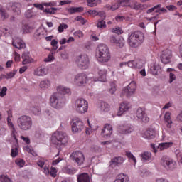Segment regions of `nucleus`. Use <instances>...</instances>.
<instances>
[{
	"label": "nucleus",
	"mask_w": 182,
	"mask_h": 182,
	"mask_svg": "<svg viewBox=\"0 0 182 182\" xmlns=\"http://www.w3.org/2000/svg\"><path fill=\"white\" fill-rule=\"evenodd\" d=\"M33 122L32 118L28 115H22L17 119V126L22 132H28L32 129Z\"/></svg>",
	"instance_id": "39448f33"
},
{
	"label": "nucleus",
	"mask_w": 182,
	"mask_h": 182,
	"mask_svg": "<svg viewBox=\"0 0 182 182\" xmlns=\"http://www.w3.org/2000/svg\"><path fill=\"white\" fill-rule=\"evenodd\" d=\"M9 6L11 8L12 12L15 15H21V9L22 5L19 2H10L9 3Z\"/></svg>",
	"instance_id": "6ab92c4d"
},
{
	"label": "nucleus",
	"mask_w": 182,
	"mask_h": 182,
	"mask_svg": "<svg viewBox=\"0 0 182 182\" xmlns=\"http://www.w3.org/2000/svg\"><path fill=\"white\" fill-rule=\"evenodd\" d=\"M68 14L71 15L73 14H77L79 12H83V7H70L67 9Z\"/></svg>",
	"instance_id": "7c9ffc66"
},
{
	"label": "nucleus",
	"mask_w": 182,
	"mask_h": 182,
	"mask_svg": "<svg viewBox=\"0 0 182 182\" xmlns=\"http://www.w3.org/2000/svg\"><path fill=\"white\" fill-rule=\"evenodd\" d=\"M141 160H144V161H147L151 159V152L145 151L141 155Z\"/></svg>",
	"instance_id": "ea45409f"
},
{
	"label": "nucleus",
	"mask_w": 182,
	"mask_h": 182,
	"mask_svg": "<svg viewBox=\"0 0 182 182\" xmlns=\"http://www.w3.org/2000/svg\"><path fill=\"white\" fill-rule=\"evenodd\" d=\"M144 41V34L141 31H134L128 35L127 43L130 48H139Z\"/></svg>",
	"instance_id": "f03ea898"
},
{
	"label": "nucleus",
	"mask_w": 182,
	"mask_h": 182,
	"mask_svg": "<svg viewBox=\"0 0 182 182\" xmlns=\"http://www.w3.org/2000/svg\"><path fill=\"white\" fill-rule=\"evenodd\" d=\"M21 58L23 59V65H28V63H31L32 62L31 60V58L29 57L28 52L23 53Z\"/></svg>",
	"instance_id": "c756f323"
},
{
	"label": "nucleus",
	"mask_w": 182,
	"mask_h": 182,
	"mask_svg": "<svg viewBox=\"0 0 182 182\" xmlns=\"http://www.w3.org/2000/svg\"><path fill=\"white\" fill-rule=\"evenodd\" d=\"M65 173H66V174H69L70 176H72L75 173H76V171H77L75 168H65L64 169Z\"/></svg>",
	"instance_id": "de8ad7c7"
},
{
	"label": "nucleus",
	"mask_w": 182,
	"mask_h": 182,
	"mask_svg": "<svg viewBox=\"0 0 182 182\" xmlns=\"http://www.w3.org/2000/svg\"><path fill=\"white\" fill-rule=\"evenodd\" d=\"M171 146H173L171 142H163L159 144L158 150H166L169 149V147H171Z\"/></svg>",
	"instance_id": "2f4dec72"
},
{
	"label": "nucleus",
	"mask_w": 182,
	"mask_h": 182,
	"mask_svg": "<svg viewBox=\"0 0 182 182\" xmlns=\"http://www.w3.org/2000/svg\"><path fill=\"white\" fill-rule=\"evenodd\" d=\"M154 137H156V131L153 129H149L143 134V138L147 140H151Z\"/></svg>",
	"instance_id": "5701e85b"
},
{
	"label": "nucleus",
	"mask_w": 182,
	"mask_h": 182,
	"mask_svg": "<svg viewBox=\"0 0 182 182\" xmlns=\"http://www.w3.org/2000/svg\"><path fill=\"white\" fill-rule=\"evenodd\" d=\"M74 36H75V38H77L78 39L80 38H83V32H82V31L80 30H78L74 32Z\"/></svg>",
	"instance_id": "5fc2aeb1"
},
{
	"label": "nucleus",
	"mask_w": 182,
	"mask_h": 182,
	"mask_svg": "<svg viewBox=\"0 0 182 182\" xmlns=\"http://www.w3.org/2000/svg\"><path fill=\"white\" fill-rule=\"evenodd\" d=\"M164 120L166 123V127L168 129H171V126L173 124V121L171 120V113L167 112L164 115Z\"/></svg>",
	"instance_id": "393cba45"
},
{
	"label": "nucleus",
	"mask_w": 182,
	"mask_h": 182,
	"mask_svg": "<svg viewBox=\"0 0 182 182\" xmlns=\"http://www.w3.org/2000/svg\"><path fill=\"white\" fill-rule=\"evenodd\" d=\"M160 65H159V64H153V65L151 67V73L152 75H158Z\"/></svg>",
	"instance_id": "f704fd0d"
},
{
	"label": "nucleus",
	"mask_w": 182,
	"mask_h": 182,
	"mask_svg": "<svg viewBox=\"0 0 182 182\" xmlns=\"http://www.w3.org/2000/svg\"><path fill=\"white\" fill-rule=\"evenodd\" d=\"M71 129L73 133H80L85 129V125L82 119L77 117L73 118L71 121Z\"/></svg>",
	"instance_id": "0eeeda50"
},
{
	"label": "nucleus",
	"mask_w": 182,
	"mask_h": 182,
	"mask_svg": "<svg viewBox=\"0 0 182 182\" xmlns=\"http://www.w3.org/2000/svg\"><path fill=\"white\" fill-rule=\"evenodd\" d=\"M87 82V75L86 74L80 73L75 76L74 83L76 86H85Z\"/></svg>",
	"instance_id": "4468645a"
},
{
	"label": "nucleus",
	"mask_w": 182,
	"mask_h": 182,
	"mask_svg": "<svg viewBox=\"0 0 182 182\" xmlns=\"http://www.w3.org/2000/svg\"><path fill=\"white\" fill-rule=\"evenodd\" d=\"M116 90H117V85H116V83L114 82H111L109 89V93L111 95H114V93H116Z\"/></svg>",
	"instance_id": "a19ab883"
},
{
	"label": "nucleus",
	"mask_w": 182,
	"mask_h": 182,
	"mask_svg": "<svg viewBox=\"0 0 182 182\" xmlns=\"http://www.w3.org/2000/svg\"><path fill=\"white\" fill-rule=\"evenodd\" d=\"M23 29L24 32H26V33H29V32H31V29H32V28L29 25L25 24L23 26Z\"/></svg>",
	"instance_id": "e2e57ef3"
},
{
	"label": "nucleus",
	"mask_w": 182,
	"mask_h": 182,
	"mask_svg": "<svg viewBox=\"0 0 182 182\" xmlns=\"http://www.w3.org/2000/svg\"><path fill=\"white\" fill-rule=\"evenodd\" d=\"M98 29H105L106 28V21L103 19H99L97 25Z\"/></svg>",
	"instance_id": "c03bdc74"
},
{
	"label": "nucleus",
	"mask_w": 182,
	"mask_h": 182,
	"mask_svg": "<svg viewBox=\"0 0 182 182\" xmlns=\"http://www.w3.org/2000/svg\"><path fill=\"white\" fill-rule=\"evenodd\" d=\"M6 92H8V88L6 87H3L1 88V91L0 92V97L6 96Z\"/></svg>",
	"instance_id": "6e6d98bb"
},
{
	"label": "nucleus",
	"mask_w": 182,
	"mask_h": 182,
	"mask_svg": "<svg viewBox=\"0 0 182 182\" xmlns=\"http://www.w3.org/2000/svg\"><path fill=\"white\" fill-rule=\"evenodd\" d=\"M96 58L101 63H107L110 60V51L105 44H100L97 48Z\"/></svg>",
	"instance_id": "7ed1b4c3"
},
{
	"label": "nucleus",
	"mask_w": 182,
	"mask_h": 182,
	"mask_svg": "<svg viewBox=\"0 0 182 182\" xmlns=\"http://www.w3.org/2000/svg\"><path fill=\"white\" fill-rule=\"evenodd\" d=\"M139 174L141 177H149L150 172L147 169H141L139 171Z\"/></svg>",
	"instance_id": "8fccbe9b"
},
{
	"label": "nucleus",
	"mask_w": 182,
	"mask_h": 182,
	"mask_svg": "<svg viewBox=\"0 0 182 182\" xmlns=\"http://www.w3.org/2000/svg\"><path fill=\"white\" fill-rule=\"evenodd\" d=\"M97 4H99V1L97 0H87V5L90 8H93L94 6H97Z\"/></svg>",
	"instance_id": "a18cd8bd"
},
{
	"label": "nucleus",
	"mask_w": 182,
	"mask_h": 182,
	"mask_svg": "<svg viewBox=\"0 0 182 182\" xmlns=\"http://www.w3.org/2000/svg\"><path fill=\"white\" fill-rule=\"evenodd\" d=\"M0 33L1 36H5L6 33H9V27L7 26H1L0 27Z\"/></svg>",
	"instance_id": "37998d69"
},
{
	"label": "nucleus",
	"mask_w": 182,
	"mask_h": 182,
	"mask_svg": "<svg viewBox=\"0 0 182 182\" xmlns=\"http://www.w3.org/2000/svg\"><path fill=\"white\" fill-rule=\"evenodd\" d=\"M36 16V12L33 11V9H28L25 12L26 18H35Z\"/></svg>",
	"instance_id": "58836bf2"
},
{
	"label": "nucleus",
	"mask_w": 182,
	"mask_h": 182,
	"mask_svg": "<svg viewBox=\"0 0 182 182\" xmlns=\"http://www.w3.org/2000/svg\"><path fill=\"white\" fill-rule=\"evenodd\" d=\"M12 45L14 48H16V49H25L26 48V44L24 41H22V38L20 37H14L12 41Z\"/></svg>",
	"instance_id": "a211bd4d"
},
{
	"label": "nucleus",
	"mask_w": 182,
	"mask_h": 182,
	"mask_svg": "<svg viewBox=\"0 0 182 182\" xmlns=\"http://www.w3.org/2000/svg\"><path fill=\"white\" fill-rule=\"evenodd\" d=\"M120 6H124L121 4L120 0H119L118 4L117 5L111 6L110 9L111 11H116V9H119Z\"/></svg>",
	"instance_id": "680f3d73"
},
{
	"label": "nucleus",
	"mask_w": 182,
	"mask_h": 182,
	"mask_svg": "<svg viewBox=\"0 0 182 182\" xmlns=\"http://www.w3.org/2000/svg\"><path fill=\"white\" fill-rule=\"evenodd\" d=\"M16 75V70H14L11 72L6 73V74L2 75L3 79H12L14 76Z\"/></svg>",
	"instance_id": "72a5a7b5"
},
{
	"label": "nucleus",
	"mask_w": 182,
	"mask_h": 182,
	"mask_svg": "<svg viewBox=\"0 0 182 182\" xmlns=\"http://www.w3.org/2000/svg\"><path fill=\"white\" fill-rule=\"evenodd\" d=\"M130 107H132V105L127 102H124L121 103L119 110L117 112V116H122V114H123V113H124L125 112H127L129 109H130Z\"/></svg>",
	"instance_id": "4be33fe9"
},
{
	"label": "nucleus",
	"mask_w": 182,
	"mask_h": 182,
	"mask_svg": "<svg viewBox=\"0 0 182 182\" xmlns=\"http://www.w3.org/2000/svg\"><path fill=\"white\" fill-rule=\"evenodd\" d=\"M69 138L68 134L63 131H56L51 136V142L57 146V149H60L61 146H65L68 143Z\"/></svg>",
	"instance_id": "20e7f679"
},
{
	"label": "nucleus",
	"mask_w": 182,
	"mask_h": 182,
	"mask_svg": "<svg viewBox=\"0 0 182 182\" xmlns=\"http://www.w3.org/2000/svg\"><path fill=\"white\" fill-rule=\"evenodd\" d=\"M48 73V68H38L34 70V75L35 76H46Z\"/></svg>",
	"instance_id": "b1692460"
},
{
	"label": "nucleus",
	"mask_w": 182,
	"mask_h": 182,
	"mask_svg": "<svg viewBox=\"0 0 182 182\" xmlns=\"http://www.w3.org/2000/svg\"><path fill=\"white\" fill-rule=\"evenodd\" d=\"M0 181L1 182H12V180H11V178H9L8 176H1L0 177Z\"/></svg>",
	"instance_id": "864d4df0"
},
{
	"label": "nucleus",
	"mask_w": 182,
	"mask_h": 182,
	"mask_svg": "<svg viewBox=\"0 0 182 182\" xmlns=\"http://www.w3.org/2000/svg\"><path fill=\"white\" fill-rule=\"evenodd\" d=\"M118 132L121 134H130V133H132V132H134V128L133 126L128 124H124L122 125H120Z\"/></svg>",
	"instance_id": "f3484780"
},
{
	"label": "nucleus",
	"mask_w": 182,
	"mask_h": 182,
	"mask_svg": "<svg viewBox=\"0 0 182 182\" xmlns=\"http://www.w3.org/2000/svg\"><path fill=\"white\" fill-rule=\"evenodd\" d=\"M172 56L173 55L170 49H166L162 51L160 57L162 63H164V65L170 63V60H171Z\"/></svg>",
	"instance_id": "dca6fc26"
},
{
	"label": "nucleus",
	"mask_w": 182,
	"mask_h": 182,
	"mask_svg": "<svg viewBox=\"0 0 182 182\" xmlns=\"http://www.w3.org/2000/svg\"><path fill=\"white\" fill-rule=\"evenodd\" d=\"M70 93V89L60 85L57 87V92H54L50 97V105L53 109H62L65 107V98L62 95H68Z\"/></svg>",
	"instance_id": "f257e3e1"
},
{
	"label": "nucleus",
	"mask_w": 182,
	"mask_h": 182,
	"mask_svg": "<svg viewBox=\"0 0 182 182\" xmlns=\"http://www.w3.org/2000/svg\"><path fill=\"white\" fill-rule=\"evenodd\" d=\"M18 134V132L15 129V127L11 128V136L14 137V140H16V143H18V138H16V135Z\"/></svg>",
	"instance_id": "603ef678"
},
{
	"label": "nucleus",
	"mask_w": 182,
	"mask_h": 182,
	"mask_svg": "<svg viewBox=\"0 0 182 182\" xmlns=\"http://www.w3.org/2000/svg\"><path fill=\"white\" fill-rule=\"evenodd\" d=\"M50 43L53 50H56L58 49V41L52 40Z\"/></svg>",
	"instance_id": "0e129e2a"
},
{
	"label": "nucleus",
	"mask_w": 182,
	"mask_h": 182,
	"mask_svg": "<svg viewBox=\"0 0 182 182\" xmlns=\"http://www.w3.org/2000/svg\"><path fill=\"white\" fill-rule=\"evenodd\" d=\"M167 72L169 73V77H170L169 83H173V82L176 80V75L173 73V72H175V70L173 68H168Z\"/></svg>",
	"instance_id": "e433bc0d"
},
{
	"label": "nucleus",
	"mask_w": 182,
	"mask_h": 182,
	"mask_svg": "<svg viewBox=\"0 0 182 182\" xmlns=\"http://www.w3.org/2000/svg\"><path fill=\"white\" fill-rule=\"evenodd\" d=\"M58 173V170L56 168L51 167L50 170L49 174L51 176V177H56Z\"/></svg>",
	"instance_id": "4d7b16f0"
},
{
	"label": "nucleus",
	"mask_w": 182,
	"mask_h": 182,
	"mask_svg": "<svg viewBox=\"0 0 182 182\" xmlns=\"http://www.w3.org/2000/svg\"><path fill=\"white\" fill-rule=\"evenodd\" d=\"M136 82L133 81L129 83L127 87L123 89L122 95H123V96H126V97H130L134 95V92H136Z\"/></svg>",
	"instance_id": "f8f14e48"
},
{
	"label": "nucleus",
	"mask_w": 182,
	"mask_h": 182,
	"mask_svg": "<svg viewBox=\"0 0 182 182\" xmlns=\"http://www.w3.org/2000/svg\"><path fill=\"white\" fill-rule=\"evenodd\" d=\"M87 14H89V15H92V16H97V11L96 10H89Z\"/></svg>",
	"instance_id": "774afa93"
},
{
	"label": "nucleus",
	"mask_w": 182,
	"mask_h": 182,
	"mask_svg": "<svg viewBox=\"0 0 182 182\" xmlns=\"http://www.w3.org/2000/svg\"><path fill=\"white\" fill-rule=\"evenodd\" d=\"M133 9H135L136 11H139L140 9H143L144 6L143 4L138 3V2H134L132 5Z\"/></svg>",
	"instance_id": "09e8293b"
},
{
	"label": "nucleus",
	"mask_w": 182,
	"mask_h": 182,
	"mask_svg": "<svg viewBox=\"0 0 182 182\" xmlns=\"http://www.w3.org/2000/svg\"><path fill=\"white\" fill-rule=\"evenodd\" d=\"M161 164L166 170H173L176 167V161L168 156H163L161 159Z\"/></svg>",
	"instance_id": "9b49d317"
},
{
	"label": "nucleus",
	"mask_w": 182,
	"mask_h": 182,
	"mask_svg": "<svg viewBox=\"0 0 182 182\" xmlns=\"http://www.w3.org/2000/svg\"><path fill=\"white\" fill-rule=\"evenodd\" d=\"M75 109L80 114H84L89 109V102L83 98H78L75 102Z\"/></svg>",
	"instance_id": "423d86ee"
},
{
	"label": "nucleus",
	"mask_w": 182,
	"mask_h": 182,
	"mask_svg": "<svg viewBox=\"0 0 182 182\" xmlns=\"http://www.w3.org/2000/svg\"><path fill=\"white\" fill-rule=\"evenodd\" d=\"M37 164L39 167H43V166H45V160L43 159H40L38 161Z\"/></svg>",
	"instance_id": "338daca9"
},
{
	"label": "nucleus",
	"mask_w": 182,
	"mask_h": 182,
	"mask_svg": "<svg viewBox=\"0 0 182 182\" xmlns=\"http://www.w3.org/2000/svg\"><path fill=\"white\" fill-rule=\"evenodd\" d=\"M100 109L101 112H104V113H106L107 112H109V110H110V105L105 102H102L100 105Z\"/></svg>",
	"instance_id": "473e14b6"
},
{
	"label": "nucleus",
	"mask_w": 182,
	"mask_h": 182,
	"mask_svg": "<svg viewBox=\"0 0 182 182\" xmlns=\"http://www.w3.org/2000/svg\"><path fill=\"white\" fill-rule=\"evenodd\" d=\"M43 12H45V14H50V15H55V12H58V9L57 8H50V9H46Z\"/></svg>",
	"instance_id": "49530a36"
},
{
	"label": "nucleus",
	"mask_w": 182,
	"mask_h": 182,
	"mask_svg": "<svg viewBox=\"0 0 182 182\" xmlns=\"http://www.w3.org/2000/svg\"><path fill=\"white\" fill-rule=\"evenodd\" d=\"M46 35V31L45 29H38L36 31L34 36L36 39H42L45 38Z\"/></svg>",
	"instance_id": "cd10ccee"
},
{
	"label": "nucleus",
	"mask_w": 182,
	"mask_h": 182,
	"mask_svg": "<svg viewBox=\"0 0 182 182\" xmlns=\"http://www.w3.org/2000/svg\"><path fill=\"white\" fill-rule=\"evenodd\" d=\"M75 63L80 69H87L90 63L89 56L86 54L79 55L77 57Z\"/></svg>",
	"instance_id": "6e6552de"
},
{
	"label": "nucleus",
	"mask_w": 182,
	"mask_h": 182,
	"mask_svg": "<svg viewBox=\"0 0 182 182\" xmlns=\"http://www.w3.org/2000/svg\"><path fill=\"white\" fill-rule=\"evenodd\" d=\"M31 111L36 116H39V114H41V108H39V107H33Z\"/></svg>",
	"instance_id": "3c124183"
},
{
	"label": "nucleus",
	"mask_w": 182,
	"mask_h": 182,
	"mask_svg": "<svg viewBox=\"0 0 182 182\" xmlns=\"http://www.w3.org/2000/svg\"><path fill=\"white\" fill-rule=\"evenodd\" d=\"M70 159L71 160H73L77 166H82L83 163H85V154L80 151H76L75 152L72 153Z\"/></svg>",
	"instance_id": "9d476101"
},
{
	"label": "nucleus",
	"mask_w": 182,
	"mask_h": 182,
	"mask_svg": "<svg viewBox=\"0 0 182 182\" xmlns=\"http://www.w3.org/2000/svg\"><path fill=\"white\" fill-rule=\"evenodd\" d=\"M124 160L123 156H114L109 161V167L114 170H119V167L124 163Z\"/></svg>",
	"instance_id": "ddd939ff"
},
{
	"label": "nucleus",
	"mask_w": 182,
	"mask_h": 182,
	"mask_svg": "<svg viewBox=\"0 0 182 182\" xmlns=\"http://www.w3.org/2000/svg\"><path fill=\"white\" fill-rule=\"evenodd\" d=\"M98 73V81L99 82H106V76L107 75V71L105 68H97Z\"/></svg>",
	"instance_id": "412c9836"
},
{
	"label": "nucleus",
	"mask_w": 182,
	"mask_h": 182,
	"mask_svg": "<svg viewBox=\"0 0 182 182\" xmlns=\"http://www.w3.org/2000/svg\"><path fill=\"white\" fill-rule=\"evenodd\" d=\"M18 142L16 143L15 146H12L11 156V157H16L18 156Z\"/></svg>",
	"instance_id": "c9c22d12"
},
{
	"label": "nucleus",
	"mask_w": 182,
	"mask_h": 182,
	"mask_svg": "<svg viewBox=\"0 0 182 182\" xmlns=\"http://www.w3.org/2000/svg\"><path fill=\"white\" fill-rule=\"evenodd\" d=\"M77 178L78 182H90V176L86 173L78 175Z\"/></svg>",
	"instance_id": "a878e982"
},
{
	"label": "nucleus",
	"mask_w": 182,
	"mask_h": 182,
	"mask_svg": "<svg viewBox=\"0 0 182 182\" xmlns=\"http://www.w3.org/2000/svg\"><path fill=\"white\" fill-rule=\"evenodd\" d=\"M110 42L111 43H114V45H119V43H120L119 39L116 38L114 36L110 37Z\"/></svg>",
	"instance_id": "13d9d810"
},
{
	"label": "nucleus",
	"mask_w": 182,
	"mask_h": 182,
	"mask_svg": "<svg viewBox=\"0 0 182 182\" xmlns=\"http://www.w3.org/2000/svg\"><path fill=\"white\" fill-rule=\"evenodd\" d=\"M120 68L123 66H128L132 69H141L144 66V61L141 60H132L127 63H121L119 65Z\"/></svg>",
	"instance_id": "1a4fd4ad"
},
{
	"label": "nucleus",
	"mask_w": 182,
	"mask_h": 182,
	"mask_svg": "<svg viewBox=\"0 0 182 182\" xmlns=\"http://www.w3.org/2000/svg\"><path fill=\"white\" fill-rule=\"evenodd\" d=\"M136 114L139 120L143 122L144 123H148L149 118L147 116V114H146V110L144 109V108H138Z\"/></svg>",
	"instance_id": "2eb2a0df"
},
{
	"label": "nucleus",
	"mask_w": 182,
	"mask_h": 182,
	"mask_svg": "<svg viewBox=\"0 0 182 182\" xmlns=\"http://www.w3.org/2000/svg\"><path fill=\"white\" fill-rule=\"evenodd\" d=\"M39 87L40 89H42V90H46V89H49V87H50V81H49V80H43L41 81Z\"/></svg>",
	"instance_id": "bb28decb"
},
{
	"label": "nucleus",
	"mask_w": 182,
	"mask_h": 182,
	"mask_svg": "<svg viewBox=\"0 0 182 182\" xmlns=\"http://www.w3.org/2000/svg\"><path fill=\"white\" fill-rule=\"evenodd\" d=\"M125 156H127V157H128V159L129 160L133 161L134 164H136L137 163V160L136 159V156H134V155H133V154H132V152H130L129 151H126L125 152Z\"/></svg>",
	"instance_id": "79ce46f5"
},
{
	"label": "nucleus",
	"mask_w": 182,
	"mask_h": 182,
	"mask_svg": "<svg viewBox=\"0 0 182 182\" xmlns=\"http://www.w3.org/2000/svg\"><path fill=\"white\" fill-rule=\"evenodd\" d=\"M130 179L124 173H120L114 182H129Z\"/></svg>",
	"instance_id": "c85d7f7f"
},
{
	"label": "nucleus",
	"mask_w": 182,
	"mask_h": 182,
	"mask_svg": "<svg viewBox=\"0 0 182 182\" xmlns=\"http://www.w3.org/2000/svg\"><path fill=\"white\" fill-rule=\"evenodd\" d=\"M16 164L19 167H23V166H25V161L23 159H17L16 160Z\"/></svg>",
	"instance_id": "bf43d9fd"
},
{
	"label": "nucleus",
	"mask_w": 182,
	"mask_h": 182,
	"mask_svg": "<svg viewBox=\"0 0 182 182\" xmlns=\"http://www.w3.org/2000/svg\"><path fill=\"white\" fill-rule=\"evenodd\" d=\"M0 16L3 21H5V19H8L9 18V14L6 12V10L0 8Z\"/></svg>",
	"instance_id": "4c0bfd02"
},
{
	"label": "nucleus",
	"mask_w": 182,
	"mask_h": 182,
	"mask_svg": "<svg viewBox=\"0 0 182 182\" xmlns=\"http://www.w3.org/2000/svg\"><path fill=\"white\" fill-rule=\"evenodd\" d=\"M75 21L80 22V23H82V25H85V23H86V21H85V18L82 16H77L75 18Z\"/></svg>",
	"instance_id": "69168bd1"
},
{
	"label": "nucleus",
	"mask_w": 182,
	"mask_h": 182,
	"mask_svg": "<svg viewBox=\"0 0 182 182\" xmlns=\"http://www.w3.org/2000/svg\"><path fill=\"white\" fill-rule=\"evenodd\" d=\"M33 6L35 8H37V9H40V11H43L45 4H43V3L42 4H34Z\"/></svg>",
	"instance_id": "052dcab7"
},
{
	"label": "nucleus",
	"mask_w": 182,
	"mask_h": 182,
	"mask_svg": "<svg viewBox=\"0 0 182 182\" xmlns=\"http://www.w3.org/2000/svg\"><path fill=\"white\" fill-rule=\"evenodd\" d=\"M112 133H113V127L110 124H107L101 132V136L105 139H109L112 136Z\"/></svg>",
	"instance_id": "aec40b11"
}]
</instances>
